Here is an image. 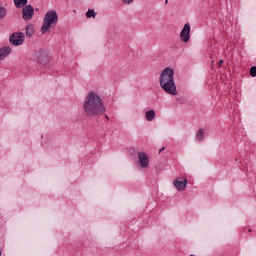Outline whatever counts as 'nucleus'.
<instances>
[{
	"label": "nucleus",
	"instance_id": "f257e3e1",
	"mask_svg": "<svg viewBox=\"0 0 256 256\" xmlns=\"http://www.w3.org/2000/svg\"><path fill=\"white\" fill-rule=\"evenodd\" d=\"M82 111L85 117H101L107 113V106H105L103 97L99 92L89 91L84 98Z\"/></svg>",
	"mask_w": 256,
	"mask_h": 256
},
{
	"label": "nucleus",
	"instance_id": "f03ea898",
	"mask_svg": "<svg viewBox=\"0 0 256 256\" xmlns=\"http://www.w3.org/2000/svg\"><path fill=\"white\" fill-rule=\"evenodd\" d=\"M159 85L166 95L177 97L179 92L175 84V69L166 67L159 76Z\"/></svg>",
	"mask_w": 256,
	"mask_h": 256
},
{
	"label": "nucleus",
	"instance_id": "7ed1b4c3",
	"mask_svg": "<svg viewBox=\"0 0 256 256\" xmlns=\"http://www.w3.org/2000/svg\"><path fill=\"white\" fill-rule=\"evenodd\" d=\"M57 21H59V15H57V11H48L44 16L43 25L41 27L42 35H45L49 29H53V27L57 25Z\"/></svg>",
	"mask_w": 256,
	"mask_h": 256
},
{
	"label": "nucleus",
	"instance_id": "20e7f679",
	"mask_svg": "<svg viewBox=\"0 0 256 256\" xmlns=\"http://www.w3.org/2000/svg\"><path fill=\"white\" fill-rule=\"evenodd\" d=\"M34 59L40 65H49V51L45 49L36 50L34 53Z\"/></svg>",
	"mask_w": 256,
	"mask_h": 256
},
{
	"label": "nucleus",
	"instance_id": "39448f33",
	"mask_svg": "<svg viewBox=\"0 0 256 256\" xmlns=\"http://www.w3.org/2000/svg\"><path fill=\"white\" fill-rule=\"evenodd\" d=\"M9 41L14 47H20V45L25 43V33L14 32L9 36Z\"/></svg>",
	"mask_w": 256,
	"mask_h": 256
},
{
	"label": "nucleus",
	"instance_id": "423d86ee",
	"mask_svg": "<svg viewBox=\"0 0 256 256\" xmlns=\"http://www.w3.org/2000/svg\"><path fill=\"white\" fill-rule=\"evenodd\" d=\"M35 15V8L33 5L28 4L22 8V19L24 21H31Z\"/></svg>",
	"mask_w": 256,
	"mask_h": 256
},
{
	"label": "nucleus",
	"instance_id": "0eeeda50",
	"mask_svg": "<svg viewBox=\"0 0 256 256\" xmlns=\"http://www.w3.org/2000/svg\"><path fill=\"white\" fill-rule=\"evenodd\" d=\"M180 39L183 43H189L191 39V24L186 23L180 32Z\"/></svg>",
	"mask_w": 256,
	"mask_h": 256
},
{
	"label": "nucleus",
	"instance_id": "6e6552de",
	"mask_svg": "<svg viewBox=\"0 0 256 256\" xmlns=\"http://www.w3.org/2000/svg\"><path fill=\"white\" fill-rule=\"evenodd\" d=\"M138 161L143 169H147V167H149V155L145 152H138Z\"/></svg>",
	"mask_w": 256,
	"mask_h": 256
},
{
	"label": "nucleus",
	"instance_id": "1a4fd4ad",
	"mask_svg": "<svg viewBox=\"0 0 256 256\" xmlns=\"http://www.w3.org/2000/svg\"><path fill=\"white\" fill-rule=\"evenodd\" d=\"M173 185L177 191H185V189H187V179L179 180V178H176L173 181Z\"/></svg>",
	"mask_w": 256,
	"mask_h": 256
},
{
	"label": "nucleus",
	"instance_id": "9d476101",
	"mask_svg": "<svg viewBox=\"0 0 256 256\" xmlns=\"http://www.w3.org/2000/svg\"><path fill=\"white\" fill-rule=\"evenodd\" d=\"M12 51L13 50L9 46H5V47L0 48V61H3L4 59H7V57H9V55H11Z\"/></svg>",
	"mask_w": 256,
	"mask_h": 256
},
{
	"label": "nucleus",
	"instance_id": "9b49d317",
	"mask_svg": "<svg viewBox=\"0 0 256 256\" xmlns=\"http://www.w3.org/2000/svg\"><path fill=\"white\" fill-rule=\"evenodd\" d=\"M35 33V26L33 24H28L25 28V35L28 38L33 37Z\"/></svg>",
	"mask_w": 256,
	"mask_h": 256
},
{
	"label": "nucleus",
	"instance_id": "f8f14e48",
	"mask_svg": "<svg viewBox=\"0 0 256 256\" xmlns=\"http://www.w3.org/2000/svg\"><path fill=\"white\" fill-rule=\"evenodd\" d=\"M195 139L198 141V143L205 141V130L200 128L195 135Z\"/></svg>",
	"mask_w": 256,
	"mask_h": 256
},
{
	"label": "nucleus",
	"instance_id": "ddd939ff",
	"mask_svg": "<svg viewBox=\"0 0 256 256\" xmlns=\"http://www.w3.org/2000/svg\"><path fill=\"white\" fill-rule=\"evenodd\" d=\"M157 117L155 110H148L145 112V119L148 121H153Z\"/></svg>",
	"mask_w": 256,
	"mask_h": 256
},
{
	"label": "nucleus",
	"instance_id": "4468645a",
	"mask_svg": "<svg viewBox=\"0 0 256 256\" xmlns=\"http://www.w3.org/2000/svg\"><path fill=\"white\" fill-rule=\"evenodd\" d=\"M28 0H14V5L16 9H22V7H27Z\"/></svg>",
	"mask_w": 256,
	"mask_h": 256
},
{
	"label": "nucleus",
	"instance_id": "2eb2a0df",
	"mask_svg": "<svg viewBox=\"0 0 256 256\" xmlns=\"http://www.w3.org/2000/svg\"><path fill=\"white\" fill-rule=\"evenodd\" d=\"M7 17V8L0 6V21H3Z\"/></svg>",
	"mask_w": 256,
	"mask_h": 256
},
{
	"label": "nucleus",
	"instance_id": "dca6fc26",
	"mask_svg": "<svg viewBox=\"0 0 256 256\" xmlns=\"http://www.w3.org/2000/svg\"><path fill=\"white\" fill-rule=\"evenodd\" d=\"M86 17L87 19H95V17H97V12H95L94 9H88V11L86 12Z\"/></svg>",
	"mask_w": 256,
	"mask_h": 256
},
{
	"label": "nucleus",
	"instance_id": "f3484780",
	"mask_svg": "<svg viewBox=\"0 0 256 256\" xmlns=\"http://www.w3.org/2000/svg\"><path fill=\"white\" fill-rule=\"evenodd\" d=\"M250 75L251 77H256V66L250 68Z\"/></svg>",
	"mask_w": 256,
	"mask_h": 256
},
{
	"label": "nucleus",
	"instance_id": "a211bd4d",
	"mask_svg": "<svg viewBox=\"0 0 256 256\" xmlns=\"http://www.w3.org/2000/svg\"><path fill=\"white\" fill-rule=\"evenodd\" d=\"M124 5H133L135 3V0H121Z\"/></svg>",
	"mask_w": 256,
	"mask_h": 256
},
{
	"label": "nucleus",
	"instance_id": "6ab92c4d",
	"mask_svg": "<svg viewBox=\"0 0 256 256\" xmlns=\"http://www.w3.org/2000/svg\"><path fill=\"white\" fill-rule=\"evenodd\" d=\"M219 65H220V66L223 65V60H220V61H219Z\"/></svg>",
	"mask_w": 256,
	"mask_h": 256
},
{
	"label": "nucleus",
	"instance_id": "aec40b11",
	"mask_svg": "<svg viewBox=\"0 0 256 256\" xmlns=\"http://www.w3.org/2000/svg\"><path fill=\"white\" fill-rule=\"evenodd\" d=\"M161 151H165V147H162V148L160 149V153H161Z\"/></svg>",
	"mask_w": 256,
	"mask_h": 256
},
{
	"label": "nucleus",
	"instance_id": "412c9836",
	"mask_svg": "<svg viewBox=\"0 0 256 256\" xmlns=\"http://www.w3.org/2000/svg\"><path fill=\"white\" fill-rule=\"evenodd\" d=\"M3 255V250L0 249V256Z\"/></svg>",
	"mask_w": 256,
	"mask_h": 256
},
{
	"label": "nucleus",
	"instance_id": "4be33fe9",
	"mask_svg": "<svg viewBox=\"0 0 256 256\" xmlns=\"http://www.w3.org/2000/svg\"><path fill=\"white\" fill-rule=\"evenodd\" d=\"M165 3H169V0H165Z\"/></svg>",
	"mask_w": 256,
	"mask_h": 256
},
{
	"label": "nucleus",
	"instance_id": "5701e85b",
	"mask_svg": "<svg viewBox=\"0 0 256 256\" xmlns=\"http://www.w3.org/2000/svg\"><path fill=\"white\" fill-rule=\"evenodd\" d=\"M106 119H109V116L105 115Z\"/></svg>",
	"mask_w": 256,
	"mask_h": 256
}]
</instances>
